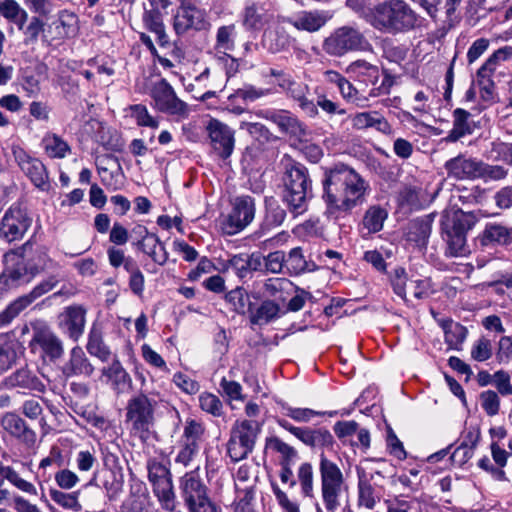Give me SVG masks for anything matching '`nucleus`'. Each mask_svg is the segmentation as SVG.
Segmentation results:
<instances>
[{
	"label": "nucleus",
	"instance_id": "obj_1",
	"mask_svg": "<svg viewBox=\"0 0 512 512\" xmlns=\"http://www.w3.org/2000/svg\"><path fill=\"white\" fill-rule=\"evenodd\" d=\"M323 200L326 215L338 219L343 213L365 201L368 183L351 167L340 164L327 170L323 179Z\"/></svg>",
	"mask_w": 512,
	"mask_h": 512
},
{
	"label": "nucleus",
	"instance_id": "obj_2",
	"mask_svg": "<svg viewBox=\"0 0 512 512\" xmlns=\"http://www.w3.org/2000/svg\"><path fill=\"white\" fill-rule=\"evenodd\" d=\"M421 17L405 0H386L375 5L367 14V22L383 34L398 36L422 27Z\"/></svg>",
	"mask_w": 512,
	"mask_h": 512
},
{
	"label": "nucleus",
	"instance_id": "obj_3",
	"mask_svg": "<svg viewBox=\"0 0 512 512\" xmlns=\"http://www.w3.org/2000/svg\"><path fill=\"white\" fill-rule=\"evenodd\" d=\"M283 201L294 217L307 211L308 201L312 198V181L307 168L300 164H292L286 168L283 176Z\"/></svg>",
	"mask_w": 512,
	"mask_h": 512
},
{
	"label": "nucleus",
	"instance_id": "obj_4",
	"mask_svg": "<svg viewBox=\"0 0 512 512\" xmlns=\"http://www.w3.org/2000/svg\"><path fill=\"white\" fill-rule=\"evenodd\" d=\"M478 221L474 212L456 210L446 214L441 221L442 237L447 244V254L452 257H463L470 253L467 244V233Z\"/></svg>",
	"mask_w": 512,
	"mask_h": 512
},
{
	"label": "nucleus",
	"instance_id": "obj_5",
	"mask_svg": "<svg viewBox=\"0 0 512 512\" xmlns=\"http://www.w3.org/2000/svg\"><path fill=\"white\" fill-rule=\"evenodd\" d=\"M157 401L140 393L132 397L126 406V423L130 425L132 435L147 441L155 423Z\"/></svg>",
	"mask_w": 512,
	"mask_h": 512
},
{
	"label": "nucleus",
	"instance_id": "obj_6",
	"mask_svg": "<svg viewBox=\"0 0 512 512\" xmlns=\"http://www.w3.org/2000/svg\"><path fill=\"white\" fill-rule=\"evenodd\" d=\"M262 430V423L256 420H236L231 428L227 452L233 462L245 459L254 449Z\"/></svg>",
	"mask_w": 512,
	"mask_h": 512
},
{
	"label": "nucleus",
	"instance_id": "obj_7",
	"mask_svg": "<svg viewBox=\"0 0 512 512\" xmlns=\"http://www.w3.org/2000/svg\"><path fill=\"white\" fill-rule=\"evenodd\" d=\"M319 472L321 477V495L328 512H335L340 506V495L345 483L343 473L336 463L320 454Z\"/></svg>",
	"mask_w": 512,
	"mask_h": 512
},
{
	"label": "nucleus",
	"instance_id": "obj_8",
	"mask_svg": "<svg viewBox=\"0 0 512 512\" xmlns=\"http://www.w3.org/2000/svg\"><path fill=\"white\" fill-rule=\"evenodd\" d=\"M322 47L331 56H343L351 51L370 50L371 44L358 29L342 26L325 38Z\"/></svg>",
	"mask_w": 512,
	"mask_h": 512
},
{
	"label": "nucleus",
	"instance_id": "obj_9",
	"mask_svg": "<svg viewBox=\"0 0 512 512\" xmlns=\"http://www.w3.org/2000/svg\"><path fill=\"white\" fill-rule=\"evenodd\" d=\"M58 282L57 276L52 275L35 286L28 294L19 296L7 305H4L0 297V329L9 326L36 299L54 289Z\"/></svg>",
	"mask_w": 512,
	"mask_h": 512
},
{
	"label": "nucleus",
	"instance_id": "obj_10",
	"mask_svg": "<svg viewBox=\"0 0 512 512\" xmlns=\"http://www.w3.org/2000/svg\"><path fill=\"white\" fill-rule=\"evenodd\" d=\"M58 282L57 276L52 275L35 286L28 294L19 296L7 305H4L0 297V329L9 326L36 299L54 289Z\"/></svg>",
	"mask_w": 512,
	"mask_h": 512
},
{
	"label": "nucleus",
	"instance_id": "obj_11",
	"mask_svg": "<svg viewBox=\"0 0 512 512\" xmlns=\"http://www.w3.org/2000/svg\"><path fill=\"white\" fill-rule=\"evenodd\" d=\"M32 217L20 204L11 205L0 221V239L12 243L21 240L32 225Z\"/></svg>",
	"mask_w": 512,
	"mask_h": 512
},
{
	"label": "nucleus",
	"instance_id": "obj_12",
	"mask_svg": "<svg viewBox=\"0 0 512 512\" xmlns=\"http://www.w3.org/2000/svg\"><path fill=\"white\" fill-rule=\"evenodd\" d=\"M150 96L153 99L154 108L162 113L179 118H187L190 113L188 104L176 96L173 87L164 78L154 83Z\"/></svg>",
	"mask_w": 512,
	"mask_h": 512
},
{
	"label": "nucleus",
	"instance_id": "obj_13",
	"mask_svg": "<svg viewBox=\"0 0 512 512\" xmlns=\"http://www.w3.org/2000/svg\"><path fill=\"white\" fill-rule=\"evenodd\" d=\"M255 201L249 195H241L231 200V211L223 222V231L235 235L247 227L255 217Z\"/></svg>",
	"mask_w": 512,
	"mask_h": 512
},
{
	"label": "nucleus",
	"instance_id": "obj_14",
	"mask_svg": "<svg viewBox=\"0 0 512 512\" xmlns=\"http://www.w3.org/2000/svg\"><path fill=\"white\" fill-rule=\"evenodd\" d=\"M260 116L274 123L281 133L298 142L307 141L310 135L308 127L288 110H265Z\"/></svg>",
	"mask_w": 512,
	"mask_h": 512
},
{
	"label": "nucleus",
	"instance_id": "obj_15",
	"mask_svg": "<svg viewBox=\"0 0 512 512\" xmlns=\"http://www.w3.org/2000/svg\"><path fill=\"white\" fill-rule=\"evenodd\" d=\"M173 20V27L177 35H184L190 30H207L211 25L207 18V12L195 4L178 7Z\"/></svg>",
	"mask_w": 512,
	"mask_h": 512
},
{
	"label": "nucleus",
	"instance_id": "obj_16",
	"mask_svg": "<svg viewBox=\"0 0 512 512\" xmlns=\"http://www.w3.org/2000/svg\"><path fill=\"white\" fill-rule=\"evenodd\" d=\"M277 424L311 448H329L334 444L333 435L326 428L298 427L284 418H277Z\"/></svg>",
	"mask_w": 512,
	"mask_h": 512
},
{
	"label": "nucleus",
	"instance_id": "obj_17",
	"mask_svg": "<svg viewBox=\"0 0 512 512\" xmlns=\"http://www.w3.org/2000/svg\"><path fill=\"white\" fill-rule=\"evenodd\" d=\"M13 155L16 163L33 185L42 191H48L50 182L45 165L20 147H16L13 150Z\"/></svg>",
	"mask_w": 512,
	"mask_h": 512
},
{
	"label": "nucleus",
	"instance_id": "obj_18",
	"mask_svg": "<svg viewBox=\"0 0 512 512\" xmlns=\"http://www.w3.org/2000/svg\"><path fill=\"white\" fill-rule=\"evenodd\" d=\"M90 486L104 490L109 501H116L123 493L124 474L121 469L102 468L87 482L86 487Z\"/></svg>",
	"mask_w": 512,
	"mask_h": 512
},
{
	"label": "nucleus",
	"instance_id": "obj_19",
	"mask_svg": "<svg viewBox=\"0 0 512 512\" xmlns=\"http://www.w3.org/2000/svg\"><path fill=\"white\" fill-rule=\"evenodd\" d=\"M207 130L214 153L223 160L229 158L234 149V131L216 119L209 122Z\"/></svg>",
	"mask_w": 512,
	"mask_h": 512
},
{
	"label": "nucleus",
	"instance_id": "obj_20",
	"mask_svg": "<svg viewBox=\"0 0 512 512\" xmlns=\"http://www.w3.org/2000/svg\"><path fill=\"white\" fill-rule=\"evenodd\" d=\"M31 345H38L44 357L51 362L60 360L64 355L63 341L48 327L34 329Z\"/></svg>",
	"mask_w": 512,
	"mask_h": 512
},
{
	"label": "nucleus",
	"instance_id": "obj_21",
	"mask_svg": "<svg viewBox=\"0 0 512 512\" xmlns=\"http://www.w3.org/2000/svg\"><path fill=\"white\" fill-rule=\"evenodd\" d=\"M1 426L9 436L27 447H32L36 442V432L15 412H6L2 416Z\"/></svg>",
	"mask_w": 512,
	"mask_h": 512
},
{
	"label": "nucleus",
	"instance_id": "obj_22",
	"mask_svg": "<svg viewBox=\"0 0 512 512\" xmlns=\"http://www.w3.org/2000/svg\"><path fill=\"white\" fill-rule=\"evenodd\" d=\"M482 161L475 158H467L464 155H458L446 161L444 168L448 177L455 180H474L480 178V168Z\"/></svg>",
	"mask_w": 512,
	"mask_h": 512
},
{
	"label": "nucleus",
	"instance_id": "obj_23",
	"mask_svg": "<svg viewBox=\"0 0 512 512\" xmlns=\"http://www.w3.org/2000/svg\"><path fill=\"white\" fill-rule=\"evenodd\" d=\"M180 489L184 503L188 508L210 499L207 486L194 471L186 473L180 479Z\"/></svg>",
	"mask_w": 512,
	"mask_h": 512
},
{
	"label": "nucleus",
	"instance_id": "obj_24",
	"mask_svg": "<svg viewBox=\"0 0 512 512\" xmlns=\"http://www.w3.org/2000/svg\"><path fill=\"white\" fill-rule=\"evenodd\" d=\"M277 85L286 92L287 96L298 102L299 107L309 116L315 117L318 109L313 101L307 98L309 87L306 84L295 81L290 75L279 79Z\"/></svg>",
	"mask_w": 512,
	"mask_h": 512
},
{
	"label": "nucleus",
	"instance_id": "obj_25",
	"mask_svg": "<svg viewBox=\"0 0 512 512\" xmlns=\"http://www.w3.org/2000/svg\"><path fill=\"white\" fill-rule=\"evenodd\" d=\"M264 256L260 252L240 253L233 255L227 262V268L231 269L240 279H250L253 272L263 270Z\"/></svg>",
	"mask_w": 512,
	"mask_h": 512
},
{
	"label": "nucleus",
	"instance_id": "obj_26",
	"mask_svg": "<svg viewBox=\"0 0 512 512\" xmlns=\"http://www.w3.org/2000/svg\"><path fill=\"white\" fill-rule=\"evenodd\" d=\"M358 497H357V505L358 507H364L366 509L372 510L376 506L378 502L381 500V489L371 483L372 475L368 477L365 470L358 469Z\"/></svg>",
	"mask_w": 512,
	"mask_h": 512
},
{
	"label": "nucleus",
	"instance_id": "obj_27",
	"mask_svg": "<svg viewBox=\"0 0 512 512\" xmlns=\"http://www.w3.org/2000/svg\"><path fill=\"white\" fill-rule=\"evenodd\" d=\"M328 12L321 10L301 11L293 18H288L287 23L297 30L310 33L320 30L330 19Z\"/></svg>",
	"mask_w": 512,
	"mask_h": 512
},
{
	"label": "nucleus",
	"instance_id": "obj_28",
	"mask_svg": "<svg viewBox=\"0 0 512 512\" xmlns=\"http://www.w3.org/2000/svg\"><path fill=\"white\" fill-rule=\"evenodd\" d=\"M482 246H508L512 243V226L489 222L479 236Z\"/></svg>",
	"mask_w": 512,
	"mask_h": 512
},
{
	"label": "nucleus",
	"instance_id": "obj_29",
	"mask_svg": "<svg viewBox=\"0 0 512 512\" xmlns=\"http://www.w3.org/2000/svg\"><path fill=\"white\" fill-rule=\"evenodd\" d=\"M4 385L7 388H21L39 393L46 389L44 383L27 367H21L6 377Z\"/></svg>",
	"mask_w": 512,
	"mask_h": 512
},
{
	"label": "nucleus",
	"instance_id": "obj_30",
	"mask_svg": "<svg viewBox=\"0 0 512 512\" xmlns=\"http://www.w3.org/2000/svg\"><path fill=\"white\" fill-rule=\"evenodd\" d=\"M286 210L274 197L265 198V216L255 236L258 238L264 236L268 231L283 224L286 218Z\"/></svg>",
	"mask_w": 512,
	"mask_h": 512
},
{
	"label": "nucleus",
	"instance_id": "obj_31",
	"mask_svg": "<svg viewBox=\"0 0 512 512\" xmlns=\"http://www.w3.org/2000/svg\"><path fill=\"white\" fill-rule=\"evenodd\" d=\"M453 127L446 137L442 139L445 143H455L474 131V124L471 121V113L465 109L457 108L453 111Z\"/></svg>",
	"mask_w": 512,
	"mask_h": 512
},
{
	"label": "nucleus",
	"instance_id": "obj_32",
	"mask_svg": "<svg viewBox=\"0 0 512 512\" xmlns=\"http://www.w3.org/2000/svg\"><path fill=\"white\" fill-rule=\"evenodd\" d=\"M93 371L94 367L86 357L83 349L79 346L72 348L70 358L62 368V373L66 377L91 376Z\"/></svg>",
	"mask_w": 512,
	"mask_h": 512
},
{
	"label": "nucleus",
	"instance_id": "obj_33",
	"mask_svg": "<svg viewBox=\"0 0 512 512\" xmlns=\"http://www.w3.org/2000/svg\"><path fill=\"white\" fill-rule=\"evenodd\" d=\"M86 323V310L82 306H69L63 315V326L68 336L74 340L82 336Z\"/></svg>",
	"mask_w": 512,
	"mask_h": 512
},
{
	"label": "nucleus",
	"instance_id": "obj_34",
	"mask_svg": "<svg viewBox=\"0 0 512 512\" xmlns=\"http://www.w3.org/2000/svg\"><path fill=\"white\" fill-rule=\"evenodd\" d=\"M352 125L356 129L375 128L377 131L390 134L391 125L377 111L357 113L352 118Z\"/></svg>",
	"mask_w": 512,
	"mask_h": 512
},
{
	"label": "nucleus",
	"instance_id": "obj_35",
	"mask_svg": "<svg viewBox=\"0 0 512 512\" xmlns=\"http://www.w3.org/2000/svg\"><path fill=\"white\" fill-rule=\"evenodd\" d=\"M136 245L139 250L149 255L156 264L163 266L167 262L168 252L156 234L146 237L145 240H139Z\"/></svg>",
	"mask_w": 512,
	"mask_h": 512
},
{
	"label": "nucleus",
	"instance_id": "obj_36",
	"mask_svg": "<svg viewBox=\"0 0 512 512\" xmlns=\"http://www.w3.org/2000/svg\"><path fill=\"white\" fill-rule=\"evenodd\" d=\"M432 230V218L425 216L413 220L409 227L408 238L419 247H425Z\"/></svg>",
	"mask_w": 512,
	"mask_h": 512
},
{
	"label": "nucleus",
	"instance_id": "obj_37",
	"mask_svg": "<svg viewBox=\"0 0 512 512\" xmlns=\"http://www.w3.org/2000/svg\"><path fill=\"white\" fill-rule=\"evenodd\" d=\"M152 490L161 507L167 511H173L176 506V495L172 477L155 483L152 485Z\"/></svg>",
	"mask_w": 512,
	"mask_h": 512
},
{
	"label": "nucleus",
	"instance_id": "obj_38",
	"mask_svg": "<svg viewBox=\"0 0 512 512\" xmlns=\"http://www.w3.org/2000/svg\"><path fill=\"white\" fill-rule=\"evenodd\" d=\"M280 313V306L272 300H265L261 305L250 313V322L255 325H264L277 319Z\"/></svg>",
	"mask_w": 512,
	"mask_h": 512
},
{
	"label": "nucleus",
	"instance_id": "obj_39",
	"mask_svg": "<svg viewBox=\"0 0 512 512\" xmlns=\"http://www.w3.org/2000/svg\"><path fill=\"white\" fill-rule=\"evenodd\" d=\"M285 261L286 269L290 275H299L306 271H314L316 269L314 263L310 266L309 262L305 259L301 247L291 249L288 255H285Z\"/></svg>",
	"mask_w": 512,
	"mask_h": 512
},
{
	"label": "nucleus",
	"instance_id": "obj_40",
	"mask_svg": "<svg viewBox=\"0 0 512 512\" xmlns=\"http://www.w3.org/2000/svg\"><path fill=\"white\" fill-rule=\"evenodd\" d=\"M280 406L282 413L285 416L290 417L291 419L299 423H308L315 416L328 415L329 417H333L337 414L336 411L321 412L310 408L292 407L285 402H281Z\"/></svg>",
	"mask_w": 512,
	"mask_h": 512
},
{
	"label": "nucleus",
	"instance_id": "obj_41",
	"mask_svg": "<svg viewBox=\"0 0 512 512\" xmlns=\"http://www.w3.org/2000/svg\"><path fill=\"white\" fill-rule=\"evenodd\" d=\"M442 327L445 334V342L450 348L459 350L467 337L468 331L466 327L451 320L444 321Z\"/></svg>",
	"mask_w": 512,
	"mask_h": 512
},
{
	"label": "nucleus",
	"instance_id": "obj_42",
	"mask_svg": "<svg viewBox=\"0 0 512 512\" xmlns=\"http://www.w3.org/2000/svg\"><path fill=\"white\" fill-rule=\"evenodd\" d=\"M236 28L234 24L224 25L217 29L215 50L218 53H228L235 49Z\"/></svg>",
	"mask_w": 512,
	"mask_h": 512
},
{
	"label": "nucleus",
	"instance_id": "obj_43",
	"mask_svg": "<svg viewBox=\"0 0 512 512\" xmlns=\"http://www.w3.org/2000/svg\"><path fill=\"white\" fill-rule=\"evenodd\" d=\"M512 57V46H504L496 50L477 71L478 77L485 78L493 73L497 66Z\"/></svg>",
	"mask_w": 512,
	"mask_h": 512
},
{
	"label": "nucleus",
	"instance_id": "obj_44",
	"mask_svg": "<svg viewBox=\"0 0 512 512\" xmlns=\"http://www.w3.org/2000/svg\"><path fill=\"white\" fill-rule=\"evenodd\" d=\"M226 300L232 305L233 310L240 315L252 312L253 303L250 301L246 290L242 287H237L228 292Z\"/></svg>",
	"mask_w": 512,
	"mask_h": 512
},
{
	"label": "nucleus",
	"instance_id": "obj_45",
	"mask_svg": "<svg viewBox=\"0 0 512 512\" xmlns=\"http://www.w3.org/2000/svg\"><path fill=\"white\" fill-rule=\"evenodd\" d=\"M388 216L387 211L379 205L367 209L363 217V226L369 233H377L383 228L384 221Z\"/></svg>",
	"mask_w": 512,
	"mask_h": 512
},
{
	"label": "nucleus",
	"instance_id": "obj_46",
	"mask_svg": "<svg viewBox=\"0 0 512 512\" xmlns=\"http://www.w3.org/2000/svg\"><path fill=\"white\" fill-rule=\"evenodd\" d=\"M143 20L146 27L156 35L157 41L161 46L168 44V36L165 33V27L159 11H146L144 13Z\"/></svg>",
	"mask_w": 512,
	"mask_h": 512
},
{
	"label": "nucleus",
	"instance_id": "obj_47",
	"mask_svg": "<svg viewBox=\"0 0 512 512\" xmlns=\"http://www.w3.org/2000/svg\"><path fill=\"white\" fill-rule=\"evenodd\" d=\"M0 478L8 480L12 485L24 493L34 496L37 495V489L34 484L21 478L12 467L5 466L2 462H0Z\"/></svg>",
	"mask_w": 512,
	"mask_h": 512
},
{
	"label": "nucleus",
	"instance_id": "obj_48",
	"mask_svg": "<svg viewBox=\"0 0 512 512\" xmlns=\"http://www.w3.org/2000/svg\"><path fill=\"white\" fill-rule=\"evenodd\" d=\"M266 448L280 454L279 463H294L298 457L297 450L276 436L266 439Z\"/></svg>",
	"mask_w": 512,
	"mask_h": 512
},
{
	"label": "nucleus",
	"instance_id": "obj_49",
	"mask_svg": "<svg viewBox=\"0 0 512 512\" xmlns=\"http://www.w3.org/2000/svg\"><path fill=\"white\" fill-rule=\"evenodd\" d=\"M86 348L90 355L97 357L102 362L108 361L111 356V351L103 342L100 331L95 328H92L89 333Z\"/></svg>",
	"mask_w": 512,
	"mask_h": 512
},
{
	"label": "nucleus",
	"instance_id": "obj_50",
	"mask_svg": "<svg viewBox=\"0 0 512 512\" xmlns=\"http://www.w3.org/2000/svg\"><path fill=\"white\" fill-rule=\"evenodd\" d=\"M103 374L107 376L117 390H122L130 381L129 374L118 360H114L108 368H104Z\"/></svg>",
	"mask_w": 512,
	"mask_h": 512
},
{
	"label": "nucleus",
	"instance_id": "obj_51",
	"mask_svg": "<svg viewBox=\"0 0 512 512\" xmlns=\"http://www.w3.org/2000/svg\"><path fill=\"white\" fill-rule=\"evenodd\" d=\"M297 478L301 486L302 494L305 497L314 496V472L309 462L302 463L297 471Z\"/></svg>",
	"mask_w": 512,
	"mask_h": 512
},
{
	"label": "nucleus",
	"instance_id": "obj_52",
	"mask_svg": "<svg viewBox=\"0 0 512 512\" xmlns=\"http://www.w3.org/2000/svg\"><path fill=\"white\" fill-rule=\"evenodd\" d=\"M240 129L246 130L254 140L262 145L276 139L271 131L261 123L241 122Z\"/></svg>",
	"mask_w": 512,
	"mask_h": 512
},
{
	"label": "nucleus",
	"instance_id": "obj_53",
	"mask_svg": "<svg viewBox=\"0 0 512 512\" xmlns=\"http://www.w3.org/2000/svg\"><path fill=\"white\" fill-rule=\"evenodd\" d=\"M146 467L151 485L172 477L170 469L156 458L148 459Z\"/></svg>",
	"mask_w": 512,
	"mask_h": 512
},
{
	"label": "nucleus",
	"instance_id": "obj_54",
	"mask_svg": "<svg viewBox=\"0 0 512 512\" xmlns=\"http://www.w3.org/2000/svg\"><path fill=\"white\" fill-rule=\"evenodd\" d=\"M238 502L236 504V512H255V490L253 486H245L243 488L237 486Z\"/></svg>",
	"mask_w": 512,
	"mask_h": 512
},
{
	"label": "nucleus",
	"instance_id": "obj_55",
	"mask_svg": "<svg viewBox=\"0 0 512 512\" xmlns=\"http://www.w3.org/2000/svg\"><path fill=\"white\" fill-rule=\"evenodd\" d=\"M41 401H43L42 398L35 397L26 399L22 403L21 413L30 420H40L41 424H45Z\"/></svg>",
	"mask_w": 512,
	"mask_h": 512
},
{
	"label": "nucleus",
	"instance_id": "obj_56",
	"mask_svg": "<svg viewBox=\"0 0 512 512\" xmlns=\"http://www.w3.org/2000/svg\"><path fill=\"white\" fill-rule=\"evenodd\" d=\"M51 499L65 509H72L74 511L80 510L81 506L78 502V492L65 493L60 490H50Z\"/></svg>",
	"mask_w": 512,
	"mask_h": 512
},
{
	"label": "nucleus",
	"instance_id": "obj_57",
	"mask_svg": "<svg viewBox=\"0 0 512 512\" xmlns=\"http://www.w3.org/2000/svg\"><path fill=\"white\" fill-rule=\"evenodd\" d=\"M26 271L27 269L25 266L17 265L16 267L2 273L0 275V291H4L16 283L24 281Z\"/></svg>",
	"mask_w": 512,
	"mask_h": 512
},
{
	"label": "nucleus",
	"instance_id": "obj_58",
	"mask_svg": "<svg viewBox=\"0 0 512 512\" xmlns=\"http://www.w3.org/2000/svg\"><path fill=\"white\" fill-rule=\"evenodd\" d=\"M242 25L247 30H258L262 26V15L256 4L247 5L242 13Z\"/></svg>",
	"mask_w": 512,
	"mask_h": 512
},
{
	"label": "nucleus",
	"instance_id": "obj_59",
	"mask_svg": "<svg viewBox=\"0 0 512 512\" xmlns=\"http://www.w3.org/2000/svg\"><path fill=\"white\" fill-rule=\"evenodd\" d=\"M131 116L135 119L138 126H145L150 128H157L159 121L152 117L146 106L142 104H136L130 106Z\"/></svg>",
	"mask_w": 512,
	"mask_h": 512
},
{
	"label": "nucleus",
	"instance_id": "obj_60",
	"mask_svg": "<svg viewBox=\"0 0 512 512\" xmlns=\"http://www.w3.org/2000/svg\"><path fill=\"white\" fill-rule=\"evenodd\" d=\"M199 404L203 411L219 417L223 414V405L221 400L212 393H202L199 396Z\"/></svg>",
	"mask_w": 512,
	"mask_h": 512
},
{
	"label": "nucleus",
	"instance_id": "obj_61",
	"mask_svg": "<svg viewBox=\"0 0 512 512\" xmlns=\"http://www.w3.org/2000/svg\"><path fill=\"white\" fill-rule=\"evenodd\" d=\"M339 92L348 102H351L358 107L367 106L368 98L360 94L347 79L339 86Z\"/></svg>",
	"mask_w": 512,
	"mask_h": 512
},
{
	"label": "nucleus",
	"instance_id": "obj_62",
	"mask_svg": "<svg viewBox=\"0 0 512 512\" xmlns=\"http://www.w3.org/2000/svg\"><path fill=\"white\" fill-rule=\"evenodd\" d=\"M286 268L285 253L283 251H274L264 256V265L266 271L278 274Z\"/></svg>",
	"mask_w": 512,
	"mask_h": 512
},
{
	"label": "nucleus",
	"instance_id": "obj_63",
	"mask_svg": "<svg viewBox=\"0 0 512 512\" xmlns=\"http://www.w3.org/2000/svg\"><path fill=\"white\" fill-rule=\"evenodd\" d=\"M407 273L403 267H397L390 275V283L395 294L406 300Z\"/></svg>",
	"mask_w": 512,
	"mask_h": 512
},
{
	"label": "nucleus",
	"instance_id": "obj_64",
	"mask_svg": "<svg viewBox=\"0 0 512 512\" xmlns=\"http://www.w3.org/2000/svg\"><path fill=\"white\" fill-rule=\"evenodd\" d=\"M45 142V148L50 157L63 158L69 150L68 144L55 134L46 138Z\"/></svg>",
	"mask_w": 512,
	"mask_h": 512
}]
</instances>
